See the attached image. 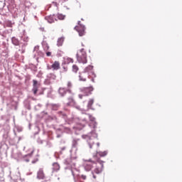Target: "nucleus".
<instances>
[{
    "mask_svg": "<svg viewBox=\"0 0 182 182\" xmlns=\"http://www.w3.org/2000/svg\"><path fill=\"white\" fill-rule=\"evenodd\" d=\"M24 150L27 154L22 157L23 161H25L26 163H30L31 161L32 164H35L39 161L38 156H33V151H35V150L33 147L27 146L24 148Z\"/></svg>",
    "mask_w": 182,
    "mask_h": 182,
    "instance_id": "nucleus-1",
    "label": "nucleus"
},
{
    "mask_svg": "<svg viewBox=\"0 0 182 182\" xmlns=\"http://www.w3.org/2000/svg\"><path fill=\"white\" fill-rule=\"evenodd\" d=\"M77 60L79 63H87V54L84 48L79 50L77 52Z\"/></svg>",
    "mask_w": 182,
    "mask_h": 182,
    "instance_id": "nucleus-2",
    "label": "nucleus"
},
{
    "mask_svg": "<svg viewBox=\"0 0 182 182\" xmlns=\"http://www.w3.org/2000/svg\"><path fill=\"white\" fill-rule=\"evenodd\" d=\"M105 163V161L98 159L97 160V161L95 163V168L93 170L92 173V177L93 178H96V175L95 174H100V173H102V171H103V168H104V165L103 164Z\"/></svg>",
    "mask_w": 182,
    "mask_h": 182,
    "instance_id": "nucleus-3",
    "label": "nucleus"
},
{
    "mask_svg": "<svg viewBox=\"0 0 182 182\" xmlns=\"http://www.w3.org/2000/svg\"><path fill=\"white\" fill-rule=\"evenodd\" d=\"M92 92H93V87H83L81 89V94L78 95V97L83 99L85 96L92 95Z\"/></svg>",
    "mask_w": 182,
    "mask_h": 182,
    "instance_id": "nucleus-4",
    "label": "nucleus"
},
{
    "mask_svg": "<svg viewBox=\"0 0 182 182\" xmlns=\"http://www.w3.org/2000/svg\"><path fill=\"white\" fill-rule=\"evenodd\" d=\"M84 73H87L88 76L91 77V79L93 82H95L94 77H96V74L93 72V66L88 65L87 68H85Z\"/></svg>",
    "mask_w": 182,
    "mask_h": 182,
    "instance_id": "nucleus-5",
    "label": "nucleus"
},
{
    "mask_svg": "<svg viewBox=\"0 0 182 182\" xmlns=\"http://www.w3.org/2000/svg\"><path fill=\"white\" fill-rule=\"evenodd\" d=\"M78 25L79 26H77L75 27V29L78 32L80 36H84V35L86 33L85 32V26L80 24V21H78Z\"/></svg>",
    "mask_w": 182,
    "mask_h": 182,
    "instance_id": "nucleus-6",
    "label": "nucleus"
},
{
    "mask_svg": "<svg viewBox=\"0 0 182 182\" xmlns=\"http://www.w3.org/2000/svg\"><path fill=\"white\" fill-rule=\"evenodd\" d=\"M48 70L53 69V70H59L60 69V63L59 61H54L51 65V67H47Z\"/></svg>",
    "mask_w": 182,
    "mask_h": 182,
    "instance_id": "nucleus-7",
    "label": "nucleus"
},
{
    "mask_svg": "<svg viewBox=\"0 0 182 182\" xmlns=\"http://www.w3.org/2000/svg\"><path fill=\"white\" fill-rule=\"evenodd\" d=\"M45 19L48 21V23H53L55 21H58L56 18V15L47 16H46Z\"/></svg>",
    "mask_w": 182,
    "mask_h": 182,
    "instance_id": "nucleus-8",
    "label": "nucleus"
},
{
    "mask_svg": "<svg viewBox=\"0 0 182 182\" xmlns=\"http://www.w3.org/2000/svg\"><path fill=\"white\" fill-rule=\"evenodd\" d=\"M79 77H80V80L81 82H86V80L87 79V77H91V76H88L87 75V73H85V71H83L82 73H81L79 75Z\"/></svg>",
    "mask_w": 182,
    "mask_h": 182,
    "instance_id": "nucleus-9",
    "label": "nucleus"
},
{
    "mask_svg": "<svg viewBox=\"0 0 182 182\" xmlns=\"http://www.w3.org/2000/svg\"><path fill=\"white\" fill-rule=\"evenodd\" d=\"M92 161H85V163L84 164V167L86 170V171H90V170H92Z\"/></svg>",
    "mask_w": 182,
    "mask_h": 182,
    "instance_id": "nucleus-10",
    "label": "nucleus"
},
{
    "mask_svg": "<svg viewBox=\"0 0 182 182\" xmlns=\"http://www.w3.org/2000/svg\"><path fill=\"white\" fill-rule=\"evenodd\" d=\"M39 87L38 86V81L36 80H33V92L34 95L38 93V89Z\"/></svg>",
    "mask_w": 182,
    "mask_h": 182,
    "instance_id": "nucleus-11",
    "label": "nucleus"
},
{
    "mask_svg": "<svg viewBox=\"0 0 182 182\" xmlns=\"http://www.w3.org/2000/svg\"><path fill=\"white\" fill-rule=\"evenodd\" d=\"M37 178H39V180H43L45 178V172H43V169H39L37 173Z\"/></svg>",
    "mask_w": 182,
    "mask_h": 182,
    "instance_id": "nucleus-12",
    "label": "nucleus"
},
{
    "mask_svg": "<svg viewBox=\"0 0 182 182\" xmlns=\"http://www.w3.org/2000/svg\"><path fill=\"white\" fill-rule=\"evenodd\" d=\"M58 93L62 97H63V96H65L66 93H68V90L65 87H60L58 89Z\"/></svg>",
    "mask_w": 182,
    "mask_h": 182,
    "instance_id": "nucleus-13",
    "label": "nucleus"
},
{
    "mask_svg": "<svg viewBox=\"0 0 182 182\" xmlns=\"http://www.w3.org/2000/svg\"><path fill=\"white\" fill-rule=\"evenodd\" d=\"M60 170V165L58 163L53 164V172L59 171Z\"/></svg>",
    "mask_w": 182,
    "mask_h": 182,
    "instance_id": "nucleus-14",
    "label": "nucleus"
},
{
    "mask_svg": "<svg viewBox=\"0 0 182 182\" xmlns=\"http://www.w3.org/2000/svg\"><path fill=\"white\" fill-rule=\"evenodd\" d=\"M48 78L49 79V80H56V75L55 73H50L48 75Z\"/></svg>",
    "mask_w": 182,
    "mask_h": 182,
    "instance_id": "nucleus-15",
    "label": "nucleus"
},
{
    "mask_svg": "<svg viewBox=\"0 0 182 182\" xmlns=\"http://www.w3.org/2000/svg\"><path fill=\"white\" fill-rule=\"evenodd\" d=\"M75 103L76 102H75V100H73V98H68V102L67 103L68 106H75Z\"/></svg>",
    "mask_w": 182,
    "mask_h": 182,
    "instance_id": "nucleus-16",
    "label": "nucleus"
},
{
    "mask_svg": "<svg viewBox=\"0 0 182 182\" xmlns=\"http://www.w3.org/2000/svg\"><path fill=\"white\" fill-rule=\"evenodd\" d=\"M72 82L70 81L68 82L67 83V91L68 93H72Z\"/></svg>",
    "mask_w": 182,
    "mask_h": 182,
    "instance_id": "nucleus-17",
    "label": "nucleus"
},
{
    "mask_svg": "<svg viewBox=\"0 0 182 182\" xmlns=\"http://www.w3.org/2000/svg\"><path fill=\"white\" fill-rule=\"evenodd\" d=\"M12 26H13L12 21H6L4 22V28H12Z\"/></svg>",
    "mask_w": 182,
    "mask_h": 182,
    "instance_id": "nucleus-18",
    "label": "nucleus"
},
{
    "mask_svg": "<svg viewBox=\"0 0 182 182\" xmlns=\"http://www.w3.org/2000/svg\"><path fill=\"white\" fill-rule=\"evenodd\" d=\"M64 41H65V38H58V43H57L58 46H62V45H63Z\"/></svg>",
    "mask_w": 182,
    "mask_h": 182,
    "instance_id": "nucleus-19",
    "label": "nucleus"
},
{
    "mask_svg": "<svg viewBox=\"0 0 182 182\" xmlns=\"http://www.w3.org/2000/svg\"><path fill=\"white\" fill-rule=\"evenodd\" d=\"M97 154L100 157H105V156H107V151H99V152H97Z\"/></svg>",
    "mask_w": 182,
    "mask_h": 182,
    "instance_id": "nucleus-20",
    "label": "nucleus"
},
{
    "mask_svg": "<svg viewBox=\"0 0 182 182\" xmlns=\"http://www.w3.org/2000/svg\"><path fill=\"white\" fill-rule=\"evenodd\" d=\"M65 63H67V64L73 63V59L71 58H65Z\"/></svg>",
    "mask_w": 182,
    "mask_h": 182,
    "instance_id": "nucleus-21",
    "label": "nucleus"
},
{
    "mask_svg": "<svg viewBox=\"0 0 182 182\" xmlns=\"http://www.w3.org/2000/svg\"><path fill=\"white\" fill-rule=\"evenodd\" d=\"M55 16L60 21H63V19H65V16L63 14H57V15H55Z\"/></svg>",
    "mask_w": 182,
    "mask_h": 182,
    "instance_id": "nucleus-22",
    "label": "nucleus"
},
{
    "mask_svg": "<svg viewBox=\"0 0 182 182\" xmlns=\"http://www.w3.org/2000/svg\"><path fill=\"white\" fill-rule=\"evenodd\" d=\"M78 71H79V67H77V65H73V72H74L75 73H77Z\"/></svg>",
    "mask_w": 182,
    "mask_h": 182,
    "instance_id": "nucleus-23",
    "label": "nucleus"
},
{
    "mask_svg": "<svg viewBox=\"0 0 182 182\" xmlns=\"http://www.w3.org/2000/svg\"><path fill=\"white\" fill-rule=\"evenodd\" d=\"M43 47L44 50H49V46L47 43H43Z\"/></svg>",
    "mask_w": 182,
    "mask_h": 182,
    "instance_id": "nucleus-24",
    "label": "nucleus"
},
{
    "mask_svg": "<svg viewBox=\"0 0 182 182\" xmlns=\"http://www.w3.org/2000/svg\"><path fill=\"white\" fill-rule=\"evenodd\" d=\"M93 103H95V101L92 99L90 100L87 105L88 107H92V105H93Z\"/></svg>",
    "mask_w": 182,
    "mask_h": 182,
    "instance_id": "nucleus-25",
    "label": "nucleus"
},
{
    "mask_svg": "<svg viewBox=\"0 0 182 182\" xmlns=\"http://www.w3.org/2000/svg\"><path fill=\"white\" fill-rule=\"evenodd\" d=\"M77 146V139H74L73 141V147H76Z\"/></svg>",
    "mask_w": 182,
    "mask_h": 182,
    "instance_id": "nucleus-26",
    "label": "nucleus"
},
{
    "mask_svg": "<svg viewBox=\"0 0 182 182\" xmlns=\"http://www.w3.org/2000/svg\"><path fill=\"white\" fill-rule=\"evenodd\" d=\"M12 42L14 45H18V40L12 38Z\"/></svg>",
    "mask_w": 182,
    "mask_h": 182,
    "instance_id": "nucleus-27",
    "label": "nucleus"
},
{
    "mask_svg": "<svg viewBox=\"0 0 182 182\" xmlns=\"http://www.w3.org/2000/svg\"><path fill=\"white\" fill-rule=\"evenodd\" d=\"M88 116H89V118H90V120L91 121V122H95V117H93L92 115H90V114H88Z\"/></svg>",
    "mask_w": 182,
    "mask_h": 182,
    "instance_id": "nucleus-28",
    "label": "nucleus"
},
{
    "mask_svg": "<svg viewBox=\"0 0 182 182\" xmlns=\"http://www.w3.org/2000/svg\"><path fill=\"white\" fill-rule=\"evenodd\" d=\"M81 178H82V180H86V176L85 175H82Z\"/></svg>",
    "mask_w": 182,
    "mask_h": 182,
    "instance_id": "nucleus-29",
    "label": "nucleus"
},
{
    "mask_svg": "<svg viewBox=\"0 0 182 182\" xmlns=\"http://www.w3.org/2000/svg\"><path fill=\"white\" fill-rule=\"evenodd\" d=\"M51 55H52V53H50V52H47L46 53L47 56H50Z\"/></svg>",
    "mask_w": 182,
    "mask_h": 182,
    "instance_id": "nucleus-30",
    "label": "nucleus"
},
{
    "mask_svg": "<svg viewBox=\"0 0 182 182\" xmlns=\"http://www.w3.org/2000/svg\"><path fill=\"white\" fill-rule=\"evenodd\" d=\"M63 69L64 70V72H68V68L63 67Z\"/></svg>",
    "mask_w": 182,
    "mask_h": 182,
    "instance_id": "nucleus-31",
    "label": "nucleus"
},
{
    "mask_svg": "<svg viewBox=\"0 0 182 182\" xmlns=\"http://www.w3.org/2000/svg\"><path fill=\"white\" fill-rule=\"evenodd\" d=\"M92 141H89V144H90V149H92Z\"/></svg>",
    "mask_w": 182,
    "mask_h": 182,
    "instance_id": "nucleus-32",
    "label": "nucleus"
},
{
    "mask_svg": "<svg viewBox=\"0 0 182 182\" xmlns=\"http://www.w3.org/2000/svg\"><path fill=\"white\" fill-rule=\"evenodd\" d=\"M97 147H99V146H100V143H97Z\"/></svg>",
    "mask_w": 182,
    "mask_h": 182,
    "instance_id": "nucleus-33",
    "label": "nucleus"
}]
</instances>
